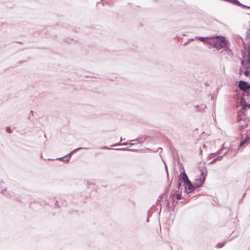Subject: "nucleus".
<instances>
[{
  "mask_svg": "<svg viewBox=\"0 0 250 250\" xmlns=\"http://www.w3.org/2000/svg\"><path fill=\"white\" fill-rule=\"evenodd\" d=\"M208 43L213 46L217 49L225 47L227 45V41L223 37H216L210 38Z\"/></svg>",
  "mask_w": 250,
  "mask_h": 250,
  "instance_id": "obj_1",
  "label": "nucleus"
},
{
  "mask_svg": "<svg viewBox=\"0 0 250 250\" xmlns=\"http://www.w3.org/2000/svg\"><path fill=\"white\" fill-rule=\"evenodd\" d=\"M207 176V170L206 168L200 171V176L195 179V184L197 187H201L203 185Z\"/></svg>",
  "mask_w": 250,
  "mask_h": 250,
  "instance_id": "obj_2",
  "label": "nucleus"
},
{
  "mask_svg": "<svg viewBox=\"0 0 250 250\" xmlns=\"http://www.w3.org/2000/svg\"><path fill=\"white\" fill-rule=\"evenodd\" d=\"M242 66L240 69L239 74L241 75L244 70H250V59L248 58L242 61Z\"/></svg>",
  "mask_w": 250,
  "mask_h": 250,
  "instance_id": "obj_3",
  "label": "nucleus"
},
{
  "mask_svg": "<svg viewBox=\"0 0 250 250\" xmlns=\"http://www.w3.org/2000/svg\"><path fill=\"white\" fill-rule=\"evenodd\" d=\"M239 87L240 89L244 91L245 93L248 90L250 89V84H248L247 82L241 81L239 83Z\"/></svg>",
  "mask_w": 250,
  "mask_h": 250,
  "instance_id": "obj_4",
  "label": "nucleus"
},
{
  "mask_svg": "<svg viewBox=\"0 0 250 250\" xmlns=\"http://www.w3.org/2000/svg\"><path fill=\"white\" fill-rule=\"evenodd\" d=\"M241 105L242 107V108L244 109H247V108H248V109L250 108V105L249 104H248L247 102L245 101V100L243 98H242L240 102Z\"/></svg>",
  "mask_w": 250,
  "mask_h": 250,
  "instance_id": "obj_5",
  "label": "nucleus"
},
{
  "mask_svg": "<svg viewBox=\"0 0 250 250\" xmlns=\"http://www.w3.org/2000/svg\"><path fill=\"white\" fill-rule=\"evenodd\" d=\"M249 141H250V137L248 136H247L246 137V138L245 139V140H244L243 141H242L241 142V143L240 144V146H243L245 144H247L248 143V142H249Z\"/></svg>",
  "mask_w": 250,
  "mask_h": 250,
  "instance_id": "obj_6",
  "label": "nucleus"
},
{
  "mask_svg": "<svg viewBox=\"0 0 250 250\" xmlns=\"http://www.w3.org/2000/svg\"><path fill=\"white\" fill-rule=\"evenodd\" d=\"M243 73H244L246 76L248 77L250 75V70H244L242 74Z\"/></svg>",
  "mask_w": 250,
  "mask_h": 250,
  "instance_id": "obj_7",
  "label": "nucleus"
},
{
  "mask_svg": "<svg viewBox=\"0 0 250 250\" xmlns=\"http://www.w3.org/2000/svg\"><path fill=\"white\" fill-rule=\"evenodd\" d=\"M210 38H203V37H201L199 40L202 41V42H207L208 43V41L209 39H210Z\"/></svg>",
  "mask_w": 250,
  "mask_h": 250,
  "instance_id": "obj_8",
  "label": "nucleus"
},
{
  "mask_svg": "<svg viewBox=\"0 0 250 250\" xmlns=\"http://www.w3.org/2000/svg\"><path fill=\"white\" fill-rule=\"evenodd\" d=\"M181 175H182V178L184 181L188 180V176H187V174L185 172H183V173H182Z\"/></svg>",
  "mask_w": 250,
  "mask_h": 250,
  "instance_id": "obj_9",
  "label": "nucleus"
},
{
  "mask_svg": "<svg viewBox=\"0 0 250 250\" xmlns=\"http://www.w3.org/2000/svg\"><path fill=\"white\" fill-rule=\"evenodd\" d=\"M231 1L232 3H234L237 5H239V6L242 5V4L240 3V2L239 1H238L237 0H231Z\"/></svg>",
  "mask_w": 250,
  "mask_h": 250,
  "instance_id": "obj_10",
  "label": "nucleus"
},
{
  "mask_svg": "<svg viewBox=\"0 0 250 250\" xmlns=\"http://www.w3.org/2000/svg\"><path fill=\"white\" fill-rule=\"evenodd\" d=\"M247 39L249 40V42H250V30H248L247 32Z\"/></svg>",
  "mask_w": 250,
  "mask_h": 250,
  "instance_id": "obj_11",
  "label": "nucleus"
},
{
  "mask_svg": "<svg viewBox=\"0 0 250 250\" xmlns=\"http://www.w3.org/2000/svg\"><path fill=\"white\" fill-rule=\"evenodd\" d=\"M6 131L8 132V133H10L11 132V128L10 127H7L6 128Z\"/></svg>",
  "mask_w": 250,
  "mask_h": 250,
  "instance_id": "obj_12",
  "label": "nucleus"
},
{
  "mask_svg": "<svg viewBox=\"0 0 250 250\" xmlns=\"http://www.w3.org/2000/svg\"><path fill=\"white\" fill-rule=\"evenodd\" d=\"M176 198H177V199H178V200L181 199V196L180 194H177L176 195Z\"/></svg>",
  "mask_w": 250,
  "mask_h": 250,
  "instance_id": "obj_13",
  "label": "nucleus"
},
{
  "mask_svg": "<svg viewBox=\"0 0 250 250\" xmlns=\"http://www.w3.org/2000/svg\"><path fill=\"white\" fill-rule=\"evenodd\" d=\"M242 121H242V120H240L239 121V124H240V125L242 127H244V125H242V123H241V122H242ZM247 126V125H245V126Z\"/></svg>",
  "mask_w": 250,
  "mask_h": 250,
  "instance_id": "obj_14",
  "label": "nucleus"
},
{
  "mask_svg": "<svg viewBox=\"0 0 250 250\" xmlns=\"http://www.w3.org/2000/svg\"><path fill=\"white\" fill-rule=\"evenodd\" d=\"M224 244H218V248H220L221 247H222L223 246H224Z\"/></svg>",
  "mask_w": 250,
  "mask_h": 250,
  "instance_id": "obj_15",
  "label": "nucleus"
},
{
  "mask_svg": "<svg viewBox=\"0 0 250 250\" xmlns=\"http://www.w3.org/2000/svg\"><path fill=\"white\" fill-rule=\"evenodd\" d=\"M247 95H249V93L248 92H247Z\"/></svg>",
  "mask_w": 250,
  "mask_h": 250,
  "instance_id": "obj_16",
  "label": "nucleus"
},
{
  "mask_svg": "<svg viewBox=\"0 0 250 250\" xmlns=\"http://www.w3.org/2000/svg\"><path fill=\"white\" fill-rule=\"evenodd\" d=\"M188 182L191 184L190 181L188 180Z\"/></svg>",
  "mask_w": 250,
  "mask_h": 250,
  "instance_id": "obj_17",
  "label": "nucleus"
}]
</instances>
